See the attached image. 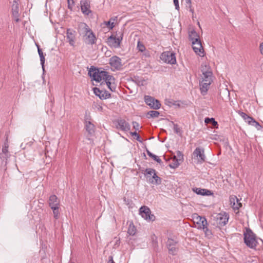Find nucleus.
Wrapping results in <instances>:
<instances>
[{
	"mask_svg": "<svg viewBox=\"0 0 263 263\" xmlns=\"http://www.w3.org/2000/svg\"><path fill=\"white\" fill-rule=\"evenodd\" d=\"M123 37V31L122 29L116 32V34H112L108 37L107 43L108 46L112 48L120 47L121 43Z\"/></svg>",
	"mask_w": 263,
	"mask_h": 263,
	"instance_id": "1",
	"label": "nucleus"
},
{
	"mask_svg": "<svg viewBox=\"0 0 263 263\" xmlns=\"http://www.w3.org/2000/svg\"><path fill=\"white\" fill-rule=\"evenodd\" d=\"M244 242L246 246L251 249H255L257 247V240L256 235L250 229H246L243 234Z\"/></svg>",
	"mask_w": 263,
	"mask_h": 263,
	"instance_id": "2",
	"label": "nucleus"
},
{
	"mask_svg": "<svg viewBox=\"0 0 263 263\" xmlns=\"http://www.w3.org/2000/svg\"><path fill=\"white\" fill-rule=\"evenodd\" d=\"M107 72L92 66L88 70V74L91 79V80L95 81L97 82H100L103 80L104 77L106 76Z\"/></svg>",
	"mask_w": 263,
	"mask_h": 263,
	"instance_id": "3",
	"label": "nucleus"
},
{
	"mask_svg": "<svg viewBox=\"0 0 263 263\" xmlns=\"http://www.w3.org/2000/svg\"><path fill=\"white\" fill-rule=\"evenodd\" d=\"M84 28L85 29V34L84 35V41L87 45H92L96 43L97 37L95 34L89 28L86 24H84Z\"/></svg>",
	"mask_w": 263,
	"mask_h": 263,
	"instance_id": "4",
	"label": "nucleus"
},
{
	"mask_svg": "<svg viewBox=\"0 0 263 263\" xmlns=\"http://www.w3.org/2000/svg\"><path fill=\"white\" fill-rule=\"evenodd\" d=\"M201 71L202 74V81L212 83L213 72L210 66L209 65L202 64L201 66Z\"/></svg>",
	"mask_w": 263,
	"mask_h": 263,
	"instance_id": "5",
	"label": "nucleus"
},
{
	"mask_svg": "<svg viewBox=\"0 0 263 263\" xmlns=\"http://www.w3.org/2000/svg\"><path fill=\"white\" fill-rule=\"evenodd\" d=\"M160 59L164 62L171 65L176 63L175 53L171 51L163 52L161 54Z\"/></svg>",
	"mask_w": 263,
	"mask_h": 263,
	"instance_id": "6",
	"label": "nucleus"
},
{
	"mask_svg": "<svg viewBox=\"0 0 263 263\" xmlns=\"http://www.w3.org/2000/svg\"><path fill=\"white\" fill-rule=\"evenodd\" d=\"M139 214L144 219L153 221L155 220V216L152 214L150 209L147 206H142L139 209Z\"/></svg>",
	"mask_w": 263,
	"mask_h": 263,
	"instance_id": "7",
	"label": "nucleus"
},
{
	"mask_svg": "<svg viewBox=\"0 0 263 263\" xmlns=\"http://www.w3.org/2000/svg\"><path fill=\"white\" fill-rule=\"evenodd\" d=\"M144 101L151 108L158 109L161 107V103L160 101L152 96H145Z\"/></svg>",
	"mask_w": 263,
	"mask_h": 263,
	"instance_id": "8",
	"label": "nucleus"
},
{
	"mask_svg": "<svg viewBox=\"0 0 263 263\" xmlns=\"http://www.w3.org/2000/svg\"><path fill=\"white\" fill-rule=\"evenodd\" d=\"M116 128L123 132H128L130 129V126L128 122L124 119H118L114 122Z\"/></svg>",
	"mask_w": 263,
	"mask_h": 263,
	"instance_id": "9",
	"label": "nucleus"
},
{
	"mask_svg": "<svg viewBox=\"0 0 263 263\" xmlns=\"http://www.w3.org/2000/svg\"><path fill=\"white\" fill-rule=\"evenodd\" d=\"M102 80H104L108 88L110 91L114 92L116 91V85L115 84V79L112 76L109 74L108 72H107V74L105 77H104Z\"/></svg>",
	"mask_w": 263,
	"mask_h": 263,
	"instance_id": "10",
	"label": "nucleus"
},
{
	"mask_svg": "<svg viewBox=\"0 0 263 263\" xmlns=\"http://www.w3.org/2000/svg\"><path fill=\"white\" fill-rule=\"evenodd\" d=\"M77 32L71 28H67L66 30V40L69 45L72 47L75 46L76 41Z\"/></svg>",
	"mask_w": 263,
	"mask_h": 263,
	"instance_id": "11",
	"label": "nucleus"
},
{
	"mask_svg": "<svg viewBox=\"0 0 263 263\" xmlns=\"http://www.w3.org/2000/svg\"><path fill=\"white\" fill-rule=\"evenodd\" d=\"M109 64L114 69V70H119L122 67L121 58L116 55L109 59Z\"/></svg>",
	"mask_w": 263,
	"mask_h": 263,
	"instance_id": "12",
	"label": "nucleus"
},
{
	"mask_svg": "<svg viewBox=\"0 0 263 263\" xmlns=\"http://www.w3.org/2000/svg\"><path fill=\"white\" fill-rule=\"evenodd\" d=\"M177 243V241L172 238H168L167 241L166 246L168 252L173 255H176L178 252V249L176 247Z\"/></svg>",
	"mask_w": 263,
	"mask_h": 263,
	"instance_id": "13",
	"label": "nucleus"
},
{
	"mask_svg": "<svg viewBox=\"0 0 263 263\" xmlns=\"http://www.w3.org/2000/svg\"><path fill=\"white\" fill-rule=\"evenodd\" d=\"M93 92L101 100H105L110 98L111 94L107 90H101L97 87L93 88Z\"/></svg>",
	"mask_w": 263,
	"mask_h": 263,
	"instance_id": "14",
	"label": "nucleus"
},
{
	"mask_svg": "<svg viewBox=\"0 0 263 263\" xmlns=\"http://www.w3.org/2000/svg\"><path fill=\"white\" fill-rule=\"evenodd\" d=\"M193 155L197 158L198 161L201 163L205 161L206 157L204 155V151L203 148L196 147L193 152Z\"/></svg>",
	"mask_w": 263,
	"mask_h": 263,
	"instance_id": "15",
	"label": "nucleus"
},
{
	"mask_svg": "<svg viewBox=\"0 0 263 263\" xmlns=\"http://www.w3.org/2000/svg\"><path fill=\"white\" fill-rule=\"evenodd\" d=\"M216 218L220 225L224 226L228 222L229 215L228 213L225 212H221L217 215Z\"/></svg>",
	"mask_w": 263,
	"mask_h": 263,
	"instance_id": "16",
	"label": "nucleus"
},
{
	"mask_svg": "<svg viewBox=\"0 0 263 263\" xmlns=\"http://www.w3.org/2000/svg\"><path fill=\"white\" fill-rule=\"evenodd\" d=\"M80 5L81 11L84 14L88 15L91 12L89 0H81Z\"/></svg>",
	"mask_w": 263,
	"mask_h": 263,
	"instance_id": "17",
	"label": "nucleus"
},
{
	"mask_svg": "<svg viewBox=\"0 0 263 263\" xmlns=\"http://www.w3.org/2000/svg\"><path fill=\"white\" fill-rule=\"evenodd\" d=\"M84 128L87 133L88 139H90L95 133V126L92 122H90L84 123Z\"/></svg>",
	"mask_w": 263,
	"mask_h": 263,
	"instance_id": "18",
	"label": "nucleus"
},
{
	"mask_svg": "<svg viewBox=\"0 0 263 263\" xmlns=\"http://www.w3.org/2000/svg\"><path fill=\"white\" fill-rule=\"evenodd\" d=\"M230 202L234 210H237L242 206L241 203L235 195L230 196Z\"/></svg>",
	"mask_w": 263,
	"mask_h": 263,
	"instance_id": "19",
	"label": "nucleus"
},
{
	"mask_svg": "<svg viewBox=\"0 0 263 263\" xmlns=\"http://www.w3.org/2000/svg\"><path fill=\"white\" fill-rule=\"evenodd\" d=\"M12 16L15 18V20L16 22H19V7L17 1L16 2H13V4L12 6Z\"/></svg>",
	"mask_w": 263,
	"mask_h": 263,
	"instance_id": "20",
	"label": "nucleus"
},
{
	"mask_svg": "<svg viewBox=\"0 0 263 263\" xmlns=\"http://www.w3.org/2000/svg\"><path fill=\"white\" fill-rule=\"evenodd\" d=\"M189 37L193 45H195L196 43L201 42L199 34L194 30L189 32Z\"/></svg>",
	"mask_w": 263,
	"mask_h": 263,
	"instance_id": "21",
	"label": "nucleus"
},
{
	"mask_svg": "<svg viewBox=\"0 0 263 263\" xmlns=\"http://www.w3.org/2000/svg\"><path fill=\"white\" fill-rule=\"evenodd\" d=\"M193 191L197 194L202 196H210L213 194V192L211 190L205 189L194 187L193 189Z\"/></svg>",
	"mask_w": 263,
	"mask_h": 263,
	"instance_id": "22",
	"label": "nucleus"
},
{
	"mask_svg": "<svg viewBox=\"0 0 263 263\" xmlns=\"http://www.w3.org/2000/svg\"><path fill=\"white\" fill-rule=\"evenodd\" d=\"M48 204L50 208L60 206V200L55 195H52L49 198Z\"/></svg>",
	"mask_w": 263,
	"mask_h": 263,
	"instance_id": "23",
	"label": "nucleus"
},
{
	"mask_svg": "<svg viewBox=\"0 0 263 263\" xmlns=\"http://www.w3.org/2000/svg\"><path fill=\"white\" fill-rule=\"evenodd\" d=\"M212 83L201 81L199 83L200 86V90L201 91V93L202 95H205L206 94L208 89H209V86Z\"/></svg>",
	"mask_w": 263,
	"mask_h": 263,
	"instance_id": "24",
	"label": "nucleus"
},
{
	"mask_svg": "<svg viewBox=\"0 0 263 263\" xmlns=\"http://www.w3.org/2000/svg\"><path fill=\"white\" fill-rule=\"evenodd\" d=\"M196 223L198 226V229H201L202 227L208 226V223L205 217L197 216L196 218Z\"/></svg>",
	"mask_w": 263,
	"mask_h": 263,
	"instance_id": "25",
	"label": "nucleus"
},
{
	"mask_svg": "<svg viewBox=\"0 0 263 263\" xmlns=\"http://www.w3.org/2000/svg\"><path fill=\"white\" fill-rule=\"evenodd\" d=\"M196 45L198 46V47H196L195 45H193V49L194 51L200 57H203L204 55V50L201 45V42L199 43H196Z\"/></svg>",
	"mask_w": 263,
	"mask_h": 263,
	"instance_id": "26",
	"label": "nucleus"
},
{
	"mask_svg": "<svg viewBox=\"0 0 263 263\" xmlns=\"http://www.w3.org/2000/svg\"><path fill=\"white\" fill-rule=\"evenodd\" d=\"M150 183L155 185H159L162 182V179L159 177L156 173V171L154 173L152 178H149L148 180Z\"/></svg>",
	"mask_w": 263,
	"mask_h": 263,
	"instance_id": "27",
	"label": "nucleus"
},
{
	"mask_svg": "<svg viewBox=\"0 0 263 263\" xmlns=\"http://www.w3.org/2000/svg\"><path fill=\"white\" fill-rule=\"evenodd\" d=\"M36 45L37 48V51L40 58L41 64L42 65V67L43 71H44V63L45 61V57L44 55L42 49H41L40 47V46L37 44H36Z\"/></svg>",
	"mask_w": 263,
	"mask_h": 263,
	"instance_id": "28",
	"label": "nucleus"
},
{
	"mask_svg": "<svg viewBox=\"0 0 263 263\" xmlns=\"http://www.w3.org/2000/svg\"><path fill=\"white\" fill-rule=\"evenodd\" d=\"M204 122L205 124H210L211 123L214 127L216 128H218V124L216 121H215V119L214 118H205L204 119Z\"/></svg>",
	"mask_w": 263,
	"mask_h": 263,
	"instance_id": "29",
	"label": "nucleus"
},
{
	"mask_svg": "<svg viewBox=\"0 0 263 263\" xmlns=\"http://www.w3.org/2000/svg\"><path fill=\"white\" fill-rule=\"evenodd\" d=\"M159 115H160V113L158 111L150 110V111L147 112L146 116H147V117L148 118H157V117H158Z\"/></svg>",
	"mask_w": 263,
	"mask_h": 263,
	"instance_id": "30",
	"label": "nucleus"
},
{
	"mask_svg": "<svg viewBox=\"0 0 263 263\" xmlns=\"http://www.w3.org/2000/svg\"><path fill=\"white\" fill-rule=\"evenodd\" d=\"M173 124V129L175 133L178 134L180 136H182V130L181 128H180L178 124H175L173 122H172Z\"/></svg>",
	"mask_w": 263,
	"mask_h": 263,
	"instance_id": "31",
	"label": "nucleus"
},
{
	"mask_svg": "<svg viewBox=\"0 0 263 263\" xmlns=\"http://www.w3.org/2000/svg\"><path fill=\"white\" fill-rule=\"evenodd\" d=\"M59 208L60 206H54L51 208L53 212L54 218L56 219H58L60 217Z\"/></svg>",
	"mask_w": 263,
	"mask_h": 263,
	"instance_id": "32",
	"label": "nucleus"
},
{
	"mask_svg": "<svg viewBox=\"0 0 263 263\" xmlns=\"http://www.w3.org/2000/svg\"><path fill=\"white\" fill-rule=\"evenodd\" d=\"M156 170L155 169H153V168H146V170H145V173H144V175L145 176H146L147 178H150V175H152L154 174V173L155 172Z\"/></svg>",
	"mask_w": 263,
	"mask_h": 263,
	"instance_id": "33",
	"label": "nucleus"
},
{
	"mask_svg": "<svg viewBox=\"0 0 263 263\" xmlns=\"http://www.w3.org/2000/svg\"><path fill=\"white\" fill-rule=\"evenodd\" d=\"M10 155L9 153H3L0 154V158L3 162H5V164L7 163L8 158L10 157Z\"/></svg>",
	"mask_w": 263,
	"mask_h": 263,
	"instance_id": "34",
	"label": "nucleus"
},
{
	"mask_svg": "<svg viewBox=\"0 0 263 263\" xmlns=\"http://www.w3.org/2000/svg\"><path fill=\"white\" fill-rule=\"evenodd\" d=\"M92 122V119L90 116V113L86 110L84 116V123Z\"/></svg>",
	"mask_w": 263,
	"mask_h": 263,
	"instance_id": "35",
	"label": "nucleus"
},
{
	"mask_svg": "<svg viewBox=\"0 0 263 263\" xmlns=\"http://www.w3.org/2000/svg\"><path fill=\"white\" fill-rule=\"evenodd\" d=\"M201 229H202L204 231L205 235L209 238H211L212 236V231L208 229L207 226L202 227Z\"/></svg>",
	"mask_w": 263,
	"mask_h": 263,
	"instance_id": "36",
	"label": "nucleus"
},
{
	"mask_svg": "<svg viewBox=\"0 0 263 263\" xmlns=\"http://www.w3.org/2000/svg\"><path fill=\"white\" fill-rule=\"evenodd\" d=\"M127 232L130 235H134L136 232V227L133 224H130Z\"/></svg>",
	"mask_w": 263,
	"mask_h": 263,
	"instance_id": "37",
	"label": "nucleus"
},
{
	"mask_svg": "<svg viewBox=\"0 0 263 263\" xmlns=\"http://www.w3.org/2000/svg\"><path fill=\"white\" fill-rule=\"evenodd\" d=\"M175 159L178 160V161H182L183 160V155L181 152L177 151L176 152V155L174 156Z\"/></svg>",
	"mask_w": 263,
	"mask_h": 263,
	"instance_id": "38",
	"label": "nucleus"
},
{
	"mask_svg": "<svg viewBox=\"0 0 263 263\" xmlns=\"http://www.w3.org/2000/svg\"><path fill=\"white\" fill-rule=\"evenodd\" d=\"M173 162L172 163H171L169 164V166L172 168H176L177 167H178V166L180 164V163H179L178 160H176V159H173Z\"/></svg>",
	"mask_w": 263,
	"mask_h": 263,
	"instance_id": "39",
	"label": "nucleus"
},
{
	"mask_svg": "<svg viewBox=\"0 0 263 263\" xmlns=\"http://www.w3.org/2000/svg\"><path fill=\"white\" fill-rule=\"evenodd\" d=\"M130 134L132 136H134L135 137V138L139 142H142V141L141 140V138L140 137V135H139L138 133H137L136 131L135 132H130Z\"/></svg>",
	"mask_w": 263,
	"mask_h": 263,
	"instance_id": "40",
	"label": "nucleus"
},
{
	"mask_svg": "<svg viewBox=\"0 0 263 263\" xmlns=\"http://www.w3.org/2000/svg\"><path fill=\"white\" fill-rule=\"evenodd\" d=\"M111 20H112V18L110 19L108 21L104 22V24H105V25L110 29H112L115 26L114 22H111Z\"/></svg>",
	"mask_w": 263,
	"mask_h": 263,
	"instance_id": "41",
	"label": "nucleus"
},
{
	"mask_svg": "<svg viewBox=\"0 0 263 263\" xmlns=\"http://www.w3.org/2000/svg\"><path fill=\"white\" fill-rule=\"evenodd\" d=\"M132 124L133 126V128L135 129V130L139 131V129L142 127L140 126V124L136 121H133Z\"/></svg>",
	"mask_w": 263,
	"mask_h": 263,
	"instance_id": "42",
	"label": "nucleus"
},
{
	"mask_svg": "<svg viewBox=\"0 0 263 263\" xmlns=\"http://www.w3.org/2000/svg\"><path fill=\"white\" fill-rule=\"evenodd\" d=\"M252 126L255 127L257 130H260L262 128V126L255 119L254 120V122H253Z\"/></svg>",
	"mask_w": 263,
	"mask_h": 263,
	"instance_id": "43",
	"label": "nucleus"
},
{
	"mask_svg": "<svg viewBox=\"0 0 263 263\" xmlns=\"http://www.w3.org/2000/svg\"><path fill=\"white\" fill-rule=\"evenodd\" d=\"M8 147L9 145L7 143H5L4 146L2 148V152L3 153H9L8 152Z\"/></svg>",
	"mask_w": 263,
	"mask_h": 263,
	"instance_id": "44",
	"label": "nucleus"
},
{
	"mask_svg": "<svg viewBox=\"0 0 263 263\" xmlns=\"http://www.w3.org/2000/svg\"><path fill=\"white\" fill-rule=\"evenodd\" d=\"M137 47L139 50L141 52H143L145 49L144 46L143 45L142 43H140V42H138V43Z\"/></svg>",
	"mask_w": 263,
	"mask_h": 263,
	"instance_id": "45",
	"label": "nucleus"
},
{
	"mask_svg": "<svg viewBox=\"0 0 263 263\" xmlns=\"http://www.w3.org/2000/svg\"><path fill=\"white\" fill-rule=\"evenodd\" d=\"M246 122H247L249 125H252L253 124V122H254V119L249 116L246 120H245Z\"/></svg>",
	"mask_w": 263,
	"mask_h": 263,
	"instance_id": "46",
	"label": "nucleus"
},
{
	"mask_svg": "<svg viewBox=\"0 0 263 263\" xmlns=\"http://www.w3.org/2000/svg\"><path fill=\"white\" fill-rule=\"evenodd\" d=\"M186 7L189 10L192 8L191 0H185Z\"/></svg>",
	"mask_w": 263,
	"mask_h": 263,
	"instance_id": "47",
	"label": "nucleus"
},
{
	"mask_svg": "<svg viewBox=\"0 0 263 263\" xmlns=\"http://www.w3.org/2000/svg\"><path fill=\"white\" fill-rule=\"evenodd\" d=\"M174 4L175 6V9L177 10H179V1L178 0H173Z\"/></svg>",
	"mask_w": 263,
	"mask_h": 263,
	"instance_id": "48",
	"label": "nucleus"
},
{
	"mask_svg": "<svg viewBox=\"0 0 263 263\" xmlns=\"http://www.w3.org/2000/svg\"><path fill=\"white\" fill-rule=\"evenodd\" d=\"M95 107L97 109V110L99 111H102L103 110L102 106L101 105H100V104H96Z\"/></svg>",
	"mask_w": 263,
	"mask_h": 263,
	"instance_id": "49",
	"label": "nucleus"
},
{
	"mask_svg": "<svg viewBox=\"0 0 263 263\" xmlns=\"http://www.w3.org/2000/svg\"><path fill=\"white\" fill-rule=\"evenodd\" d=\"M240 115H241V117L243 118L244 120H246V119H247L248 117H249V115H248L247 114H246V113H245L243 112H241L240 113Z\"/></svg>",
	"mask_w": 263,
	"mask_h": 263,
	"instance_id": "50",
	"label": "nucleus"
},
{
	"mask_svg": "<svg viewBox=\"0 0 263 263\" xmlns=\"http://www.w3.org/2000/svg\"><path fill=\"white\" fill-rule=\"evenodd\" d=\"M259 47L260 53L263 55V42L260 44Z\"/></svg>",
	"mask_w": 263,
	"mask_h": 263,
	"instance_id": "51",
	"label": "nucleus"
},
{
	"mask_svg": "<svg viewBox=\"0 0 263 263\" xmlns=\"http://www.w3.org/2000/svg\"><path fill=\"white\" fill-rule=\"evenodd\" d=\"M138 77H135L134 79L132 80V81L135 82V83L138 84V85H140V82L138 80Z\"/></svg>",
	"mask_w": 263,
	"mask_h": 263,
	"instance_id": "52",
	"label": "nucleus"
},
{
	"mask_svg": "<svg viewBox=\"0 0 263 263\" xmlns=\"http://www.w3.org/2000/svg\"><path fill=\"white\" fill-rule=\"evenodd\" d=\"M108 263H115L113 260V257L112 256H109Z\"/></svg>",
	"mask_w": 263,
	"mask_h": 263,
	"instance_id": "53",
	"label": "nucleus"
},
{
	"mask_svg": "<svg viewBox=\"0 0 263 263\" xmlns=\"http://www.w3.org/2000/svg\"><path fill=\"white\" fill-rule=\"evenodd\" d=\"M155 161H156L157 162H158L159 164H161L162 162L160 158H159V157H157V158L155 159Z\"/></svg>",
	"mask_w": 263,
	"mask_h": 263,
	"instance_id": "54",
	"label": "nucleus"
},
{
	"mask_svg": "<svg viewBox=\"0 0 263 263\" xmlns=\"http://www.w3.org/2000/svg\"><path fill=\"white\" fill-rule=\"evenodd\" d=\"M146 153H147V154L148 155V156L149 157H151V155L153 154L152 153H151L148 149H146Z\"/></svg>",
	"mask_w": 263,
	"mask_h": 263,
	"instance_id": "55",
	"label": "nucleus"
},
{
	"mask_svg": "<svg viewBox=\"0 0 263 263\" xmlns=\"http://www.w3.org/2000/svg\"><path fill=\"white\" fill-rule=\"evenodd\" d=\"M146 153H147V154L148 155V156L149 157H151V155L153 154L152 153H151L148 149H146Z\"/></svg>",
	"mask_w": 263,
	"mask_h": 263,
	"instance_id": "56",
	"label": "nucleus"
},
{
	"mask_svg": "<svg viewBox=\"0 0 263 263\" xmlns=\"http://www.w3.org/2000/svg\"><path fill=\"white\" fill-rule=\"evenodd\" d=\"M157 156L154 155V154H153L151 156V158H152L153 159H154L155 160V159L157 158Z\"/></svg>",
	"mask_w": 263,
	"mask_h": 263,
	"instance_id": "57",
	"label": "nucleus"
},
{
	"mask_svg": "<svg viewBox=\"0 0 263 263\" xmlns=\"http://www.w3.org/2000/svg\"><path fill=\"white\" fill-rule=\"evenodd\" d=\"M189 11L193 14L194 13V9L193 8H191V9L189 10Z\"/></svg>",
	"mask_w": 263,
	"mask_h": 263,
	"instance_id": "58",
	"label": "nucleus"
},
{
	"mask_svg": "<svg viewBox=\"0 0 263 263\" xmlns=\"http://www.w3.org/2000/svg\"><path fill=\"white\" fill-rule=\"evenodd\" d=\"M153 242L154 245H157V241H155L154 240H153Z\"/></svg>",
	"mask_w": 263,
	"mask_h": 263,
	"instance_id": "59",
	"label": "nucleus"
},
{
	"mask_svg": "<svg viewBox=\"0 0 263 263\" xmlns=\"http://www.w3.org/2000/svg\"><path fill=\"white\" fill-rule=\"evenodd\" d=\"M18 1V0H13V2L15 3V2H16V1Z\"/></svg>",
	"mask_w": 263,
	"mask_h": 263,
	"instance_id": "60",
	"label": "nucleus"
},
{
	"mask_svg": "<svg viewBox=\"0 0 263 263\" xmlns=\"http://www.w3.org/2000/svg\"><path fill=\"white\" fill-rule=\"evenodd\" d=\"M71 263H74V262H71Z\"/></svg>",
	"mask_w": 263,
	"mask_h": 263,
	"instance_id": "61",
	"label": "nucleus"
},
{
	"mask_svg": "<svg viewBox=\"0 0 263 263\" xmlns=\"http://www.w3.org/2000/svg\"><path fill=\"white\" fill-rule=\"evenodd\" d=\"M68 1H69V0H68Z\"/></svg>",
	"mask_w": 263,
	"mask_h": 263,
	"instance_id": "62",
	"label": "nucleus"
}]
</instances>
